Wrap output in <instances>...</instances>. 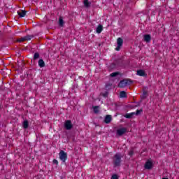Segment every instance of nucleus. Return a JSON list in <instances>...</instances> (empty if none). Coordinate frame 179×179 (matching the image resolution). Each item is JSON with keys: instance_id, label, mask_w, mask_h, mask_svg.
Segmentation results:
<instances>
[{"instance_id": "10", "label": "nucleus", "mask_w": 179, "mask_h": 179, "mask_svg": "<svg viewBox=\"0 0 179 179\" xmlns=\"http://www.w3.org/2000/svg\"><path fill=\"white\" fill-rule=\"evenodd\" d=\"M17 13L20 17H24V16H26L27 11L22 10L21 11H17Z\"/></svg>"}, {"instance_id": "24", "label": "nucleus", "mask_w": 179, "mask_h": 179, "mask_svg": "<svg viewBox=\"0 0 179 179\" xmlns=\"http://www.w3.org/2000/svg\"><path fill=\"white\" fill-rule=\"evenodd\" d=\"M143 111V110L140 109V110H137L135 113L134 115H139V114H141V113H142Z\"/></svg>"}, {"instance_id": "13", "label": "nucleus", "mask_w": 179, "mask_h": 179, "mask_svg": "<svg viewBox=\"0 0 179 179\" xmlns=\"http://www.w3.org/2000/svg\"><path fill=\"white\" fill-rule=\"evenodd\" d=\"M64 24H65V22H64V19L62 18V17H59V26H60V27H64Z\"/></svg>"}, {"instance_id": "22", "label": "nucleus", "mask_w": 179, "mask_h": 179, "mask_svg": "<svg viewBox=\"0 0 179 179\" xmlns=\"http://www.w3.org/2000/svg\"><path fill=\"white\" fill-rule=\"evenodd\" d=\"M24 41H26L24 39V36L17 39V43H23Z\"/></svg>"}, {"instance_id": "28", "label": "nucleus", "mask_w": 179, "mask_h": 179, "mask_svg": "<svg viewBox=\"0 0 179 179\" xmlns=\"http://www.w3.org/2000/svg\"><path fill=\"white\" fill-rule=\"evenodd\" d=\"M162 179H169L168 178H163Z\"/></svg>"}, {"instance_id": "21", "label": "nucleus", "mask_w": 179, "mask_h": 179, "mask_svg": "<svg viewBox=\"0 0 179 179\" xmlns=\"http://www.w3.org/2000/svg\"><path fill=\"white\" fill-rule=\"evenodd\" d=\"M40 58V54L38 52H35L34 55V60L38 59Z\"/></svg>"}, {"instance_id": "27", "label": "nucleus", "mask_w": 179, "mask_h": 179, "mask_svg": "<svg viewBox=\"0 0 179 179\" xmlns=\"http://www.w3.org/2000/svg\"><path fill=\"white\" fill-rule=\"evenodd\" d=\"M53 164H56V166H58V164H59L58 160L53 159Z\"/></svg>"}, {"instance_id": "26", "label": "nucleus", "mask_w": 179, "mask_h": 179, "mask_svg": "<svg viewBox=\"0 0 179 179\" xmlns=\"http://www.w3.org/2000/svg\"><path fill=\"white\" fill-rule=\"evenodd\" d=\"M103 97H108V92H106L105 93H103L102 94Z\"/></svg>"}, {"instance_id": "11", "label": "nucleus", "mask_w": 179, "mask_h": 179, "mask_svg": "<svg viewBox=\"0 0 179 179\" xmlns=\"http://www.w3.org/2000/svg\"><path fill=\"white\" fill-rule=\"evenodd\" d=\"M38 64L40 68H44V66H45V62H44L43 59H40L38 62Z\"/></svg>"}, {"instance_id": "12", "label": "nucleus", "mask_w": 179, "mask_h": 179, "mask_svg": "<svg viewBox=\"0 0 179 179\" xmlns=\"http://www.w3.org/2000/svg\"><path fill=\"white\" fill-rule=\"evenodd\" d=\"M135 115V112H131L130 113H126L124 115V118H128V119H131L132 118V117Z\"/></svg>"}, {"instance_id": "19", "label": "nucleus", "mask_w": 179, "mask_h": 179, "mask_svg": "<svg viewBox=\"0 0 179 179\" xmlns=\"http://www.w3.org/2000/svg\"><path fill=\"white\" fill-rule=\"evenodd\" d=\"M25 41H30L31 38H33V36L31 35H27L26 36H24Z\"/></svg>"}, {"instance_id": "14", "label": "nucleus", "mask_w": 179, "mask_h": 179, "mask_svg": "<svg viewBox=\"0 0 179 179\" xmlns=\"http://www.w3.org/2000/svg\"><path fill=\"white\" fill-rule=\"evenodd\" d=\"M137 75L138 76H146V73L143 70L137 71Z\"/></svg>"}, {"instance_id": "1", "label": "nucleus", "mask_w": 179, "mask_h": 179, "mask_svg": "<svg viewBox=\"0 0 179 179\" xmlns=\"http://www.w3.org/2000/svg\"><path fill=\"white\" fill-rule=\"evenodd\" d=\"M122 156H121V154L116 153L113 156V166L114 167H120L121 166V163L122 162Z\"/></svg>"}, {"instance_id": "30", "label": "nucleus", "mask_w": 179, "mask_h": 179, "mask_svg": "<svg viewBox=\"0 0 179 179\" xmlns=\"http://www.w3.org/2000/svg\"><path fill=\"white\" fill-rule=\"evenodd\" d=\"M85 1H87V0H85Z\"/></svg>"}, {"instance_id": "2", "label": "nucleus", "mask_w": 179, "mask_h": 179, "mask_svg": "<svg viewBox=\"0 0 179 179\" xmlns=\"http://www.w3.org/2000/svg\"><path fill=\"white\" fill-rule=\"evenodd\" d=\"M129 85H132V80L131 79H123L119 83L118 87H125V86H128Z\"/></svg>"}, {"instance_id": "15", "label": "nucleus", "mask_w": 179, "mask_h": 179, "mask_svg": "<svg viewBox=\"0 0 179 179\" xmlns=\"http://www.w3.org/2000/svg\"><path fill=\"white\" fill-rule=\"evenodd\" d=\"M103 31V25L99 24L98 27H96V33L98 34H100Z\"/></svg>"}, {"instance_id": "6", "label": "nucleus", "mask_w": 179, "mask_h": 179, "mask_svg": "<svg viewBox=\"0 0 179 179\" xmlns=\"http://www.w3.org/2000/svg\"><path fill=\"white\" fill-rule=\"evenodd\" d=\"M144 167H145V170H151V169L153 168V162H152V161H150V160H148L145 162Z\"/></svg>"}, {"instance_id": "5", "label": "nucleus", "mask_w": 179, "mask_h": 179, "mask_svg": "<svg viewBox=\"0 0 179 179\" xmlns=\"http://www.w3.org/2000/svg\"><path fill=\"white\" fill-rule=\"evenodd\" d=\"M73 127V125L72 124V121L71 120H66L64 123V128L67 130L69 131L72 129Z\"/></svg>"}, {"instance_id": "17", "label": "nucleus", "mask_w": 179, "mask_h": 179, "mask_svg": "<svg viewBox=\"0 0 179 179\" xmlns=\"http://www.w3.org/2000/svg\"><path fill=\"white\" fill-rule=\"evenodd\" d=\"M22 127L24 129H27L29 128V121L24 120L22 123Z\"/></svg>"}, {"instance_id": "9", "label": "nucleus", "mask_w": 179, "mask_h": 179, "mask_svg": "<svg viewBox=\"0 0 179 179\" xmlns=\"http://www.w3.org/2000/svg\"><path fill=\"white\" fill-rule=\"evenodd\" d=\"M111 120H113V118L111 117V115H106L104 119L105 124H110V122H111Z\"/></svg>"}, {"instance_id": "3", "label": "nucleus", "mask_w": 179, "mask_h": 179, "mask_svg": "<svg viewBox=\"0 0 179 179\" xmlns=\"http://www.w3.org/2000/svg\"><path fill=\"white\" fill-rule=\"evenodd\" d=\"M59 159L62 161V163H66L68 160V154L64 150H61L59 153Z\"/></svg>"}, {"instance_id": "23", "label": "nucleus", "mask_w": 179, "mask_h": 179, "mask_svg": "<svg viewBox=\"0 0 179 179\" xmlns=\"http://www.w3.org/2000/svg\"><path fill=\"white\" fill-rule=\"evenodd\" d=\"M93 110H94V113L95 114H98V113H99V106H94Z\"/></svg>"}, {"instance_id": "7", "label": "nucleus", "mask_w": 179, "mask_h": 179, "mask_svg": "<svg viewBox=\"0 0 179 179\" xmlns=\"http://www.w3.org/2000/svg\"><path fill=\"white\" fill-rule=\"evenodd\" d=\"M126 132H127L126 128H121L117 130V134L119 136H122V135H124V134H125Z\"/></svg>"}, {"instance_id": "16", "label": "nucleus", "mask_w": 179, "mask_h": 179, "mask_svg": "<svg viewBox=\"0 0 179 179\" xmlns=\"http://www.w3.org/2000/svg\"><path fill=\"white\" fill-rule=\"evenodd\" d=\"M120 97L121 99H126V97H127V92H125V91H121L120 93Z\"/></svg>"}, {"instance_id": "25", "label": "nucleus", "mask_w": 179, "mask_h": 179, "mask_svg": "<svg viewBox=\"0 0 179 179\" xmlns=\"http://www.w3.org/2000/svg\"><path fill=\"white\" fill-rule=\"evenodd\" d=\"M129 156H134V150H130L128 153Z\"/></svg>"}, {"instance_id": "8", "label": "nucleus", "mask_w": 179, "mask_h": 179, "mask_svg": "<svg viewBox=\"0 0 179 179\" xmlns=\"http://www.w3.org/2000/svg\"><path fill=\"white\" fill-rule=\"evenodd\" d=\"M143 40L145 43H149L152 40V36L150 34H145L143 36Z\"/></svg>"}, {"instance_id": "20", "label": "nucleus", "mask_w": 179, "mask_h": 179, "mask_svg": "<svg viewBox=\"0 0 179 179\" xmlns=\"http://www.w3.org/2000/svg\"><path fill=\"white\" fill-rule=\"evenodd\" d=\"M118 75H120V71H116V72L110 73V76L111 78H115V76H118Z\"/></svg>"}, {"instance_id": "4", "label": "nucleus", "mask_w": 179, "mask_h": 179, "mask_svg": "<svg viewBox=\"0 0 179 179\" xmlns=\"http://www.w3.org/2000/svg\"><path fill=\"white\" fill-rule=\"evenodd\" d=\"M117 46L115 48V51H120V50H121V48L122 47V44H124V39H122V38H118L117 39Z\"/></svg>"}, {"instance_id": "18", "label": "nucleus", "mask_w": 179, "mask_h": 179, "mask_svg": "<svg viewBox=\"0 0 179 179\" xmlns=\"http://www.w3.org/2000/svg\"><path fill=\"white\" fill-rule=\"evenodd\" d=\"M83 3L85 8H90V5H92V3L89 1H84Z\"/></svg>"}, {"instance_id": "29", "label": "nucleus", "mask_w": 179, "mask_h": 179, "mask_svg": "<svg viewBox=\"0 0 179 179\" xmlns=\"http://www.w3.org/2000/svg\"><path fill=\"white\" fill-rule=\"evenodd\" d=\"M144 94H146V92H144Z\"/></svg>"}]
</instances>
